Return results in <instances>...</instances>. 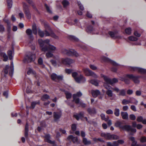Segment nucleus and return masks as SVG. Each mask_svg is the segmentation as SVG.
<instances>
[{
	"label": "nucleus",
	"instance_id": "4c0bfd02",
	"mask_svg": "<svg viewBox=\"0 0 146 146\" xmlns=\"http://www.w3.org/2000/svg\"><path fill=\"white\" fill-rule=\"evenodd\" d=\"M89 82L95 86H97L98 85V81L96 80H89Z\"/></svg>",
	"mask_w": 146,
	"mask_h": 146
},
{
	"label": "nucleus",
	"instance_id": "4be33fe9",
	"mask_svg": "<svg viewBox=\"0 0 146 146\" xmlns=\"http://www.w3.org/2000/svg\"><path fill=\"white\" fill-rule=\"evenodd\" d=\"M74 60L69 58H66L64 59V64L69 66L71 64L74 62Z\"/></svg>",
	"mask_w": 146,
	"mask_h": 146
},
{
	"label": "nucleus",
	"instance_id": "20e7f679",
	"mask_svg": "<svg viewBox=\"0 0 146 146\" xmlns=\"http://www.w3.org/2000/svg\"><path fill=\"white\" fill-rule=\"evenodd\" d=\"M101 77L104 78L105 82L104 83H106L108 85L110 84L112 86L114 84L117 82L118 81V80L116 78H114L112 79H111L103 74H101Z\"/></svg>",
	"mask_w": 146,
	"mask_h": 146
},
{
	"label": "nucleus",
	"instance_id": "a878e982",
	"mask_svg": "<svg viewBox=\"0 0 146 146\" xmlns=\"http://www.w3.org/2000/svg\"><path fill=\"white\" fill-rule=\"evenodd\" d=\"M129 103L133 104L136 105H137L138 101L135 98L133 97H130L129 98Z\"/></svg>",
	"mask_w": 146,
	"mask_h": 146
},
{
	"label": "nucleus",
	"instance_id": "412c9836",
	"mask_svg": "<svg viewBox=\"0 0 146 146\" xmlns=\"http://www.w3.org/2000/svg\"><path fill=\"white\" fill-rule=\"evenodd\" d=\"M67 139L69 141L72 140V141L74 143H77L78 142V139L76 137H74L72 135H70L68 136L67 138Z\"/></svg>",
	"mask_w": 146,
	"mask_h": 146
},
{
	"label": "nucleus",
	"instance_id": "8fccbe9b",
	"mask_svg": "<svg viewBox=\"0 0 146 146\" xmlns=\"http://www.w3.org/2000/svg\"><path fill=\"white\" fill-rule=\"evenodd\" d=\"M65 93L66 95V98L67 99H70L71 98L72 94L70 93L65 92Z\"/></svg>",
	"mask_w": 146,
	"mask_h": 146
},
{
	"label": "nucleus",
	"instance_id": "6e6d98bb",
	"mask_svg": "<svg viewBox=\"0 0 146 146\" xmlns=\"http://www.w3.org/2000/svg\"><path fill=\"white\" fill-rule=\"evenodd\" d=\"M128 38L131 41H136L138 40L137 38L133 36H130L128 37Z\"/></svg>",
	"mask_w": 146,
	"mask_h": 146
},
{
	"label": "nucleus",
	"instance_id": "2eb2a0df",
	"mask_svg": "<svg viewBox=\"0 0 146 146\" xmlns=\"http://www.w3.org/2000/svg\"><path fill=\"white\" fill-rule=\"evenodd\" d=\"M50 77L51 79L53 80L56 82H58L62 79L63 76L61 75L58 76L56 74L53 73L51 74Z\"/></svg>",
	"mask_w": 146,
	"mask_h": 146
},
{
	"label": "nucleus",
	"instance_id": "774afa93",
	"mask_svg": "<svg viewBox=\"0 0 146 146\" xmlns=\"http://www.w3.org/2000/svg\"><path fill=\"white\" fill-rule=\"evenodd\" d=\"M5 28L2 25H0V32L3 33L4 31Z\"/></svg>",
	"mask_w": 146,
	"mask_h": 146
},
{
	"label": "nucleus",
	"instance_id": "79ce46f5",
	"mask_svg": "<svg viewBox=\"0 0 146 146\" xmlns=\"http://www.w3.org/2000/svg\"><path fill=\"white\" fill-rule=\"evenodd\" d=\"M83 143L85 145H90L91 143L90 141H88L85 138H83Z\"/></svg>",
	"mask_w": 146,
	"mask_h": 146
},
{
	"label": "nucleus",
	"instance_id": "4468645a",
	"mask_svg": "<svg viewBox=\"0 0 146 146\" xmlns=\"http://www.w3.org/2000/svg\"><path fill=\"white\" fill-rule=\"evenodd\" d=\"M126 77H127L130 79L132 80L135 83H139V78L140 77L139 76H135L133 74H126L125 76Z\"/></svg>",
	"mask_w": 146,
	"mask_h": 146
},
{
	"label": "nucleus",
	"instance_id": "603ef678",
	"mask_svg": "<svg viewBox=\"0 0 146 146\" xmlns=\"http://www.w3.org/2000/svg\"><path fill=\"white\" fill-rule=\"evenodd\" d=\"M114 114L116 116H119V109L117 108H115V110Z\"/></svg>",
	"mask_w": 146,
	"mask_h": 146
},
{
	"label": "nucleus",
	"instance_id": "4d7b16f0",
	"mask_svg": "<svg viewBox=\"0 0 146 146\" xmlns=\"http://www.w3.org/2000/svg\"><path fill=\"white\" fill-rule=\"evenodd\" d=\"M77 4L80 9L81 10H83L84 9V7L81 4V3L80 1L77 2Z\"/></svg>",
	"mask_w": 146,
	"mask_h": 146
},
{
	"label": "nucleus",
	"instance_id": "7c9ffc66",
	"mask_svg": "<svg viewBox=\"0 0 146 146\" xmlns=\"http://www.w3.org/2000/svg\"><path fill=\"white\" fill-rule=\"evenodd\" d=\"M121 115L123 119H127L128 118V114L126 112H121Z\"/></svg>",
	"mask_w": 146,
	"mask_h": 146
},
{
	"label": "nucleus",
	"instance_id": "de8ad7c7",
	"mask_svg": "<svg viewBox=\"0 0 146 146\" xmlns=\"http://www.w3.org/2000/svg\"><path fill=\"white\" fill-rule=\"evenodd\" d=\"M101 118L102 120H105V121H107L108 119H109V117L108 116H107L106 117H105V115L104 114H102L101 115Z\"/></svg>",
	"mask_w": 146,
	"mask_h": 146
},
{
	"label": "nucleus",
	"instance_id": "680f3d73",
	"mask_svg": "<svg viewBox=\"0 0 146 146\" xmlns=\"http://www.w3.org/2000/svg\"><path fill=\"white\" fill-rule=\"evenodd\" d=\"M53 56V54L50 52H47L46 54V56L47 58L51 57H52Z\"/></svg>",
	"mask_w": 146,
	"mask_h": 146
},
{
	"label": "nucleus",
	"instance_id": "052dcab7",
	"mask_svg": "<svg viewBox=\"0 0 146 146\" xmlns=\"http://www.w3.org/2000/svg\"><path fill=\"white\" fill-rule=\"evenodd\" d=\"M93 140L94 141L96 142H98V141H99L101 142H103V140L101 138H93Z\"/></svg>",
	"mask_w": 146,
	"mask_h": 146
},
{
	"label": "nucleus",
	"instance_id": "f8f14e48",
	"mask_svg": "<svg viewBox=\"0 0 146 146\" xmlns=\"http://www.w3.org/2000/svg\"><path fill=\"white\" fill-rule=\"evenodd\" d=\"M104 86L107 90L106 92V94L109 97H112L113 96V93L112 91L110 89H112V88H112L111 86L107 85L106 83H104Z\"/></svg>",
	"mask_w": 146,
	"mask_h": 146
},
{
	"label": "nucleus",
	"instance_id": "0e129e2a",
	"mask_svg": "<svg viewBox=\"0 0 146 146\" xmlns=\"http://www.w3.org/2000/svg\"><path fill=\"white\" fill-rule=\"evenodd\" d=\"M77 104H79V106H81L83 107H85L86 106V105L84 104L80 101L79 100V102Z\"/></svg>",
	"mask_w": 146,
	"mask_h": 146
},
{
	"label": "nucleus",
	"instance_id": "7ed1b4c3",
	"mask_svg": "<svg viewBox=\"0 0 146 146\" xmlns=\"http://www.w3.org/2000/svg\"><path fill=\"white\" fill-rule=\"evenodd\" d=\"M72 76L77 83H84L86 81L85 77L81 74L78 76V73L76 72H72Z\"/></svg>",
	"mask_w": 146,
	"mask_h": 146
},
{
	"label": "nucleus",
	"instance_id": "b1692460",
	"mask_svg": "<svg viewBox=\"0 0 146 146\" xmlns=\"http://www.w3.org/2000/svg\"><path fill=\"white\" fill-rule=\"evenodd\" d=\"M84 114V112H81L79 114L74 115V117L77 120H79L80 119L82 118L83 117Z\"/></svg>",
	"mask_w": 146,
	"mask_h": 146
},
{
	"label": "nucleus",
	"instance_id": "f03ea898",
	"mask_svg": "<svg viewBox=\"0 0 146 146\" xmlns=\"http://www.w3.org/2000/svg\"><path fill=\"white\" fill-rule=\"evenodd\" d=\"M44 27L46 29L44 32L46 36H50L55 39H57L58 36H56L52 31L48 24L46 22H44Z\"/></svg>",
	"mask_w": 146,
	"mask_h": 146
},
{
	"label": "nucleus",
	"instance_id": "c03bdc74",
	"mask_svg": "<svg viewBox=\"0 0 146 146\" xmlns=\"http://www.w3.org/2000/svg\"><path fill=\"white\" fill-rule=\"evenodd\" d=\"M122 124V122L119 121H117L115 123V125L117 127H119L121 129V127L123 126L121 125Z\"/></svg>",
	"mask_w": 146,
	"mask_h": 146
},
{
	"label": "nucleus",
	"instance_id": "dca6fc26",
	"mask_svg": "<svg viewBox=\"0 0 146 146\" xmlns=\"http://www.w3.org/2000/svg\"><path fill=\"white\" fill-rule=\"evenodd\" d=\"M82 94L80 92H77L76 94H74L73 95V101L76 104H77L79 102L80 99L78 97L82 96Z\"/></svg>",
	"mask_w": 146,
	"mask_h": 146
},
{
	"label": "nucleus",
	"instance_id": "aec40b11",
	"mask_svg": "<svg viewBox=\"0 0 146 146\" xmlns=\"http://www.w3.org/2000/svg\"><path fill=\"white\" fill-rule=\"evenodd\" d=\"M62 113L60 112H54V118L55 121H56L59 119L61 116Z\"/></svg>",
	"mask_w": 146,
	"mask_h": 146
},
{
	"label": "nucleus",
	"instance_id": "f3484780",
	"mask_svg": "<svg viewBox=\"0 0 146 146\" xmlns=\"http://www.w3.org/2000/svg\"><path fill=\"white\" fill-rule=\"evenodd\" d=\"M86 31L87 32L89 33L92 34H97L96 32V30L93 27V26L90 25H88L86 28Z\"/></svg>",
	"mask_w": 146,
	"mask_h": 146
},
{
	"label": "nucleus",
	"instance_id": "ddd939ff",
	"mask_svg": "<svg viewBox=\"0 0 146 146\" xmlns=\"http://www.w3.org/2000/svg\"><path fill=\"white\" fill-rule=\"evenodd\" d=\"M65 54L69 56H79V54L77 53L76 52L73 50L64 49Z\"/></svg>",
	"mask_w": 146,
	"mask_h": 146
},
{
	"label": "nucleus",
	"instance_id": "0eeeda50",
	"mask_svg": "<svg viewBox=\"0 0 146 146\" xmlns=\"http://www.w3.org/2000/svg\"><path fill=\"white\" fill-rule=\"evenodd\" d=\"M82 70L86 76H91L94 78H96L98 77V76L96 74L90 70L89 68H83Z\"/></svg>",
	"mask_w": 146,
	"mask_h": 146
},
{
	"label": "nucleus",
	"instance_id": "1a4fd4ad",
	"mask_svg": "<svg viewBox=\"0 0 146 146\" xmlns=\"http://www.w3.org/2000/svg\"><path fill=\"white\" fill-rule=\"evenodd\" d=\"M129 69L131 71H137L141 74H146V70L141 68L130 66Z\"/></svg>",
	"mask_w": 146,
	"mask_h": 146
},
{
	"label": "nucleus",
	"instance_id": "6e6552de",
	"mask_svg": "<svg viewBox=\"0 0 146 146\" xmlns=\"http://www.w3.org/2000/svg\"><path fill=\"white\" fill-rule=\"evenodd\" d=\"M56 61L53 60H50L52 64L54 66H56L57 64L58 66H61L64 64V59L63 58H58L56 59Z\"/></svg>",
	"mask_w": 146,
	"mask_h": 146
},
{
	"label": "nucleus",
	"instance_id": "9b49d317",
	"mask_svg": "<svg viewBox=\"0 0 146 146\" xmlns=\"http://www.w3.org/2000/svg\"><path fill=\"white\" fill-rule=\"evenodd\" d=\"M112 90L116 93H118V94H117L119 96H123L126 95V90L125 89L119 90L118 88L115 87L112 88Z\"/></svg>",
	"mask_w": 146,
	"mask_h": 146
},
{
	"label": "nucleus",
	"instance_id": "c756f323",
	"mask_svg": "<svg viewBox=\"0 0 146 146\" xmlns=\"http://www.w3.org/2000/svg\"><path fill=\"white\" fill-rule=\"evenodd\" d=\"M109 34L111 37L112 38H118V36L116 32H113L111 31H110L108 33Z\"/></svg>",
	"mask_w": 146,
	"mask_h": 146
},
{
	"label": "nucleus",
	"instance_id": "338daca9",
	"mask_svg": "<svg viewBox=\"0 0 146 146\" xmlns=\"http://www.w3.org/2000/svg\"><path fill=\"white\" fill-rule=\"evenodd\" d=\"M90 67L91 69L93 70H95L97 69V67L93 65H90Z\"/></svg>",
	"mask_w": 146,
	"mask_h": 146
},
{
	"label": "nucleus",
	"instance_id": "e433bc0d",
	"mask_svg": "<svg viewBox=\"0 0 146 146\" xmlns=\"http://www.w3.org/2000/svg\"><path fill=\"white\" fill-rule=\"evenodd\" d=\"M40 103V102L39 101H36L35 102H33L31 103V108L32 109H34L35 105L36 104H39Z\"/></svg>",
	"mask_w": 146,
	"mask_h": 146
},
{
	"label": "nucleus",
	"instance_id": "bb28decb",
	"mask_svg": "<svg viewBox=\"0 0 146 146\" xmlns=\"http://www.w3.org/2000/svg\"><path fill=\"white\" fill-rule=\"evenodd\" d=\"M101 135L102 137H104L106 139L110 140V133H102L101 134Z\"/></svg>",
	"mask_w": 146,
	"mask_h": 146
},
{
	"label": "nucleus",
	"instance_id": "473e14b6",
	"mask_svg": "<svg viewBox=\"0 0 146 146\" xmlns=\"http://www.w3.org/2000/svg\"><path fill=\"white\" fill-rule=\"evenodd\" d=\"M27 34L30 37L31 39L33 38V36L32 35V31L30 29H27L26 31Z\"/></svg>",
	"mask_w": 146,
	"mask_h": 146
},
{
	"label": "nucleus",
	"instance_id": "f704fd0d",
	"mask_svg": "<svg viewBox=\"0 0 146 146\" xmlns=\"http://www.w3.org/2000/svg\"><path fill=\"white\" fill-rule=\"evenodd\" d=\"M50 96L49 95L47 94H44L43 95L41 98V100L42 101H44L46 100L49 99Z\"/></svg>",
	"mask_w": 146,
	"mask_h": 146
},
{
	"label": "nucleus",
	"instance_id": "a211bd4d",
	"mask_svg": "<svg viewBox=\"0 0 146 146\" xmlns=\"http://www.w3.org/2000/svg\"><path fill=\"white\" fill-rule=\"evenodd\" d=\"M102 60L105 62H110L114 66H118L119 65L115 61H112L105 57H102Z\"/></svg>",
	"mask_w": 146,
	"mask_h": 146
},
{
	"label": "nucleus",
	"instance_id": "cd10ccee",
	"mask_svg": "<svg viewBox=\"0 0 146 146\" xmlns=\"http://www.w3.org/2000/svg\"><path fill=\"white\" fill-rule=\"evenodd\" d=\"M0 55L3 58V60L4 61H7L8 59V57L5 52H1L0 50Z\"/></svg>",
	"mask_w": 146,
	"mask_h": 146
},
{
	"label": "nucleus",
	"instance_id": "ea45409f",
	"mask_svg": "<svg viewBox=\"0 0 146 146\" xmlns=\"http://www.w3.org/2000/svg\"><path fill=\"white\" fill-rule=\"evenodd\" d=\"M4 21L7 24L8 31H9L10 30V23L9 21L7 19H3Z\"/></svg>",
	"mask_w": 146,
	"mask_h": 146
},
{
	"label": "nucleus",
	"instance_id": "f257e3e1",
	"mask_svg": "<svg viewBox=\"0 0 146 146\" xmlns=\"http://www.w3.org/2000/svg\"><path fill=\"white\" fill-rule=\"evenodd\" d=\"M38 42L43 51L46 52L50 51L53 52L56 49L55 46L49 44L50 40L49 39L43 40L42 39H39Z\"/></svg>",
	"mask_w": 146,
	"mask_h": 146
},
{
	"label": "nucleus",
	"instance_id": "72a5a7b5",
	"mask_svg": "<svg viewBox=\"0 0 146 146\" xmlns=\"http://www.w3.org/2000/svg\"><path fill=\"white\" fill-rule=\"evenodd\" d=\"M13 51L11 50H9L7 52V54L9 56V59L11 60L13 58V56H12L13 53Z\"/></svg>",
	"mask_w": 146,
	"mask_h": 146
},
{
	"label": "nucleus",
	"instance_id": "423d86ee",
	"mask_svg": "<svg viewBox=\"0 0 146 146\" xmlns=\"http://www.w3.org/2000/svg\"><path fill=\"white\" fill-rule=\"evenodd\" d=\"M9 70V75L11 76L13 75L14 71V66L13 61H11V66L9 67L8 65H6L4 69V73L5 74H7Z\"/></svg>",
	"mask_w": 146,
	"mask_h": 146
},
{
	"label": "nucleus",
	"instance_id": "39448f33",
	"mask_svg": "<svg viewBox=\"0 0 146 146\" xmlns=\"http://www.w3.org/2000/svg\"><path fill=\"white\" fill-rule=\"evenodd\" d=\"M35 58V55L31 52H29L24 58L23 62H31L34 61Z\"/></svg>",
	"mask_w": 146,
	"mask_h": 146
},
{
	"label": "nucleus",
	"instance_id": "69168bd1",
	"mask_svg": "<svg viewBox=\"0 0 146 146\" xmlns=\"http://www.w3.org/2000/svg\"><path fill=\"white\" fill-rule=\"evenodd\" d=\"M129 117L131 119L133 120H135L136 117L134 114H131L129 115Z\"/></svg>",
	"mask_w": 146,
	"mask_h": 146
},
{
	"label": "nucleus",
	"instance_id": "49530a36",
	"mask_svg": "<svg viewBox=\"0 0 146 146\" xmlns=\"http://www.w3.org/2000/svg\"><path fill=\"white\" fill-rule=\"evenodd\" d=\"M7 7L8 8H11L12 5V0H7Z\"/></svg>",
	"mask_w": 146,
	"mask_h": 146
},
{
	"label": "nucleus",
	"instance_id": "3c124183",
	"mask_svg": "<svg viewBox=\"0 0 146 146\" xmlns=\"http://www.w3.org/2000/svg\"><path fill=\"white\" fill-rule=\"evenodd\" d=\"M27 73L28 75H30L31 74H33L35 75L36 73L35 71H34L32 69L29 68L27 72Z\"/></svg>",
	"mask_w": 146,
	"mask_h": 146
},
{
	"label": "nucleus",
	"instance_id": "5701e85b",
	"mask_svg": "<svg viewBox=\"0 0 146 146\" xmlns=\"http://www.w3.org/2000/svg\"><path fill=\"white\" fill-rule=\"evenodd\" d=\"M92 96L95 98L98 95L100 94V92L98 90H92L91 91Z\"/></svg>",
	"mask_w": 146,
	"mask_h": 146
},
{
	"label": "nucleus",
	"instance_id": "37998d69",
	"mask_svg": "<svg viewBox=\"0 0 146 146\" xmlns=\"http://www.w3.org/2000/svg\"><path fill=\"white\" fill-rule=\"evenodd\" d=\"M119 137L117 135H110V140L111 139H115L116 140L119 139Z\"/></svg>",
	"mask_w": 146,
	"mask_h": 146
},
{
	"label": "nucleus",
	"instance_id": "58836bf2",
	"mask_svg": "<svg viewBox=\"0 0 146 146\" xmlns=\"http://www.w3.org/2000/svg\"><path fill=\"white\" fill-rule=\"evenodd\" d=\"M132 141L131 146H137V142L135 141V138L131 137L129 138Z\"/></svg>",
	"mask_w": 146,
	"mask_h": 146
},
{
	"label": "nucleus",
	"instance_id": "bf43d9fd",
	"mask_svg": "<svg viewBox=\"0 0 146 146\" xmlns=\"http://www.w3.org/2000/svg\"><path fill=\"white\" fill-rule=\"evenodd\" d=\"M45 7L48 12L49 13H52V11L50 10L49 7H48L46 4H45Z\"/></svg>",
	"mask_w": 146,
	"mask_h": 146
},
{
	"label": "nucleus",
	"instance_id": "e2e57ef3",
	"mask_svg": "<svg viewBox=\"0 0 146 146\" xmlns=\"http://www.w3.org/2000/svg\"><path fill=\"white\" fill-rule=\"evenodd\" d=\"M141 142L142 143L146 142V137L145 136H143L141 137L140 139Z\"/></svg>",
	"mask_w": 146,
	"mask_h": 146
},
{
	"label": "nucleus",
	"instance_id": "a19ab883",
	"mask_svg": "<svg viewBox=\"0 0 146 146\" xmlns=\"http://www.w3.org/2000/svg\"><path fill=\"white\" fill-rule=\"evenodd\" d=\"M124 143V141L122 140H119L117 141L114 142V145L116 146H118L119 145V143L122 144L123 143Z\"/></svg>",
	"mask_w": 146,
	"mask_h": 146
},
{
	"label": "nucleus",
	"instance_id": "5fc2aeb1",
	"mask_svg": "<svg viewBox=\"0 0 146 146\" xmlns=\"http://www.w3.org/2000/svg\"><path fill=\"white\" fill-rule=\"evenodd\" d=\"M121 103L123 105H126L129 103V100L124 99L122 100Z\"/></svg>",
	"mask_w": 146,
	"mask_h": 146
},
{
	"label": "nucleus",
	"instance_id": "c85d7f7f",
	"mask_svg": "<svg viewBox=\"0 0 146 146\" xmlns=\"http://www.w3.org/2000/svg\"><path fill=\"white\" fill-rule=\"evenodd\" d=\"M28 128L29 125L28 123L27 122L25 127V136L26 138H27L28 136Z\"/></svg>",
	"mask_w": 146,
	"mask_h": 146
},
{
	"label": "nucleus",
	"instance_id": "a18cd8bd",
	"mask_svg": "<svg viewBox=\"0 0 146 146\" xmlns=\"http://www.w3.org/2000/svg\"><path fill=\"white\" fill-rule=\"evenodd\" d=\"M38 33L39 35L41 37H43L44 35H45V32H44V33L43 31H42L40 30H38Z\"/></svg>",
	"mask_w": 146,
	"mask_h": 146
},
{
	"label": "nucleus",
	"instance_id": "393cba45",
	"mask_svg": "<svg viewBox=\"0 0 146 146\" xmlns=\"http://www.w3.org/2000/svg\"><path fill=\"white\" fill-rule=\"evenodd\" d=\"M87 111L88 113L91 115L94 114L96 113V110L94 108H88Z\"/></svg>",
	"mask_w": 146,
	"mask_h": 146
},
{
	"label": "nucleus",
	"instance_id": "09e8293b",
	"mask_svg": "<svg viewBox=\"0 0 146 146\" xmlns=\"http://www.w3.org/2000/svg\"><path fill=\"white\" fill-rule=\"evenodd\" d=\"M125 32L127 34L130 35L131 32V29L129 27L126 28L125 30Z\"/></svg>",
	"mask_w": 146,
	"mask_h": 146
},
{
	"label": "nucleus",
	"instance_id": "6ab92c4d",
	"mask_svg": "<svg viewBox=\"0 0 146 146\" xmlns=\"http://www.w3.org/2000/svg\"><path fill=\"white\" fill-rule=\"evenodd\" d=\"M50 136L49 134H46L44 136V141H45L47 142L50 144L54 145L55 144V141H51L50 139Z\"/></svg>",
	"mask_w": 146,
	"mask_h": 146
},
{
	"label": "nucleus",
	"instance_id": "9d476101",
	"mask_svg": "<svg viewBox=\"0 0 146 146\" xmlns=\"http://www.w3.org/2000/svg\"><path fill=\"white\" fill-rule=\"evenodd\" d=\"M23 8L24 12L26 17L28 19L31 18V13L29 10L28 6L25 3H23Z\"/></svg>",
	"mask_w": 146,
	"mask_h": 146
},
{
	"label": "nucleus",
	"instance_id": "13d9d810",
	"mask_svg": "<svg viewBox=\"0 0 146 146\" xmlns=\"http://www.w3.org/2000/svg\"><path fill=\"white\" fill-rule=\"evenodd\" d=\"M69 37L70 38V39L71 40L76 41H78V39L74 36L70 35L69 36Z\"/></svg>",
	"mask_w": 146,
	"mask_h": 146
},
{
	"label": "nucleus",
	"instance_id": "864d4df0",
	"mask_svg": "<svg viewBox=\"0 0 146 146\" xmlns=\"http://www.w3.org/2000/svg\"><path fill=\"white\" fill-rule=\"evenodd\" d=\"M33 32L34 34L36 35L37 34L36 28L35 25H33L32 28Z\"/></svg>",
	"mask_w": 146,
	"mask_h": 146
},
{
	"label": "nucleus",
	"instance_id": "2f4dec72",
	"mask_svg": "<svg viewBox=\"0 0 146 146\" xmlns=\"http://www.w3.org/2000/svg\"><path fill=\"white\" fill-rule=\"evenodd\" d=\"M131 128V126L129 125H125L124 126H123L121 127V129L123 130L127 131H129L130 129Z\"/></svg>",
	"mask_w": 146,
	"mask_h": 146
},
{
	"label": "nucleus",
	"instance_id": "c9c22d12",
	"mask_svg": "<svg viewBox=\"0 0 146 146\" xmlns=\"http://www.w3.org/2000/svg\"><path fill=\"white\" fill-rule=\"evenodd\" d=\"M38 64L42 68H44V65L43 64V60L41 58H40L38 61Z\"/></svg>",
	"mask_w": 146,
	"mask_h": 146
}]
</instances>
